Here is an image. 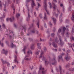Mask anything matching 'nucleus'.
I'll return each mask as SVG.
<instances>
[{"instance_id": "obj_1", "label": "nucleus", "mask_w": 74, "mask_h": 74, "mask_svg": "<svg viewBox=\"0 0 74 74\" xmlns=\"http://www.w3.org/2000/svg\"><path fill=\"white\" fill-rule=\"evenodd\" d=\"M56 58H53V61L54 62L53 63H52L51 64L50 63H49V61H48L47 60H45V64H50V66H51V64H52V65H55L56 64V63H57V62H56V60H55Z\"/></svg>"}, {"instance_id": "obj_2", "label": "nucleus", "mask_w": 74, "mask_h": 74, "mask_svg": "<svg viewBox=\"0 0 74 74\" xmlns=\"http://www.w3.org/2000/svg\"><path fill=\"white\" fill-rule=\"evenodd\" d=\"M44 8L45 10H46V11L47 12L48 15H49V12H48V10H47V0H44Z\"/></svg>"}, {"instance_id": "obj_3", "label": "nucleus", "mask_w": 74, "mask_h": 74, "mask_svg": "<svg viewBox=\"0 0 74 74\" xmlns=\"http://www.w3.org/2000/svg\"><path fill=\"white\" fill-rule=\"evenodd\" d=\"M59 40H60V44L61 45L62 47L64 44V42L62 41V40L61 39V36H60V38H59Z\"/></svg>"}, {"instance_id": "obj_4", "label": "nucleus", "mask_w": 74, "mask_h": 74, "mask_svg": "<svg viewBox=\"0 0 74 74\" xmlns=\"http://www.w3.org/2000/svg\"><path fill=\"white\" fill-rule=\"evenodd\" d=\"M27 10H28V17H27V21H29L30 20V13H29V7H27Z\"/></svg>"}, {"instance_id": "obj_5", "label": "nucleus", "mask_w": 74, "mask_h": 74, "mask_svg": "<svg viewBox=\"0 0 74 74\" xmlns=\"http://www.w3.org/2000/svg\"><path fill=\"white\" fill-rule=\"evenodd\" d=\"M7 53H8V51L6 50H5L4 49H3L2 51L1 52V53L3 54L4 53L5 54V55H7Z\"/></svg>"}, {"instance_id": "obj_6", "label": "nucleus", "mask_w": 74, "mask_h": 74, "mask_svg": "<svg viewBox=\"0 0 74 74\" xmlns=\"http://www.w3.org/2000/svg\"><path fill=\"white\" fill-rule=\"evenodd\" d=\"M61 60L62 61H63V58H62V56L61 55H60L58 56V62H60V60Z\"/></svg>"}, {"instance_id": "obj_7", "label": "nucleus", "mask_w": 74, "mask_h": 74, "mask_svg": "<svg viewBox=\"0 0 74 74\" xmlns=\"http://www.w3.org/2000/svg\"><path fill=\"white\" fill-rule=\"evenodd\" d=\"M32 1L31 7L32 8H33V7H34V6H36V4L34 3V1Z\"/></svg>"}, {"instance_id": "obj_8", "label": "nucleus", "mask_w": 74, "mask_h": 74, "mask_svg": "<svg viewBox=\"0 0 74 74\" xmlns=\"http://www.w3.org/2000/svg\"><path fill=\"white\" fill-rule=\"evenodd\" d=\"M52 45L54 48H56L58 47V45L56 44L55 42H53Z\"/></svg>"}, {"instance_id": "obj_9", "label": "nucleus", "mask_w": 74, "mask_h": 74, "mask_svg": "<svg viewBox=\"0 0 74 74\" xmlns=\"http://www.w3.org/2000/svg\"><path fill=\"white\" fill-rule=\"evenodd\" d=\"M14 58L15 59L14 60V63H15V62H17V63H18V62L17 60V57H16V56L15 55L14 56Z\"/></svg>"}, {"instance_id": "obj_10", "label": "nucleus", "mask_w": 74, "mask_h": 74, "mask_svg": "<svg viewBox=\"0 0 74 74\" xmlns=\"http://www.w3.org/2000/svg\"><path fill=\"white\" fill-rule=\"evenodd\" d=\"M53 6H54L53 7V11H55L56 8V5H55V4L53 2Z\"/></svg>"}, {"instance_id": "obj_11", "label": "nucleus", "mask_w": 74, "mask_h": 74, "mask_svg": "<svg viewBox=\"0 0 74 74\" xmlns=\"http://www.w3.org/2000/svg\"><path fill=\"white\" fill-rule=\"evenodd\" d=\"M44 68H42V66H41V65H40V68L39 69V72L38 73V74H40V70H41L43 71L44 70Z\"/></svg>"}, {"instance_id": "obj_12", "label": "nucleus", "mask_w": 74, "mask_h": 74, "mask_svg": "<svg viewBox=\"0 0 74 74\" xmlns=\"http://www.w3.org/2000/svg\"><path fill=\"white\" fill-rule=\"evenodd\" d=\"M55 42H56L57 44L59 43V39H58V38L56 37L55 38Z\"/></svg>"}, {"instance_id": "obj_13", "label": "nucleus", "mask_w": 74, "mask_h": 74, "mask_svg": "<svg viewBox=\"0 0 74 74\" xmlns=\"http://www.w3.org/2000/svg\"><path fill=\"white\" fill-rule=\"evenodd\" d=\"M63 32L62 33V35H63V36H64V31H65V30H66V28L64 27H63Z\"/></svg>"}, {"instance_id": "obj_14", "label": "nucleus", "mask_w": 74, "mask_h": 74, "mask_svg": "<svg viewBox=\"0 0 74 74\" xmlns=\"http://www.w3.org/2000/svg\"><path fill=\"white\" fill-rule=\"evenodd\" d=\"M16 47V45L13 44V43L12 42L11 44V45L10 46L11 48H14V47Z\"/></svg>"}, {"instance_id": "obj_15", "label": "nucleus", "mask_w": 74, "mask_h": 74, "mask_svg": "<svg viewBox=\"0 0 74 74\" xmlns=\"http://www.w3.org/2000/svg\"><path fill=\"white\" fill-rule=\"evenodd\" d=\"M59 18L61 20V22H62V13H61V14L60 15V16H59Z\"/></svg>"}, {"instance_id": "obj_16", "label": "nucleus", "mask_w": 74, "mask_h": 74, "mask_svg": "<svg viewBox=\"0 0 74 74\" xmlns=\"http://www.w3.org/2000/svg\"><path fill=\"white\" fill-rule=\"evenodd\" d=\"M9 21H10V22H12V21H14V17H12V18H10L9 19Z\"/></svg>"}, {"instance_id": "obj_17", "label": "nucleus", "mask_w": 74, "mask_h": 74, "mask_svg": "<svg viewBox=\"0 0 74 74\" xmlns=\"http://www.w3.org/2000/svg\"><path fill=\"white\" fill-rule=\"evenodd\" d=\"M36 32V30L35 29H33L32 30V31H31V33H33V34H34L35 32Z\"/></svg>"}, {"instance_id": "obj_18", "label": "nucleus", "mask_w": 74, "mask_h": 74, "mask_svg": "<svg viewBox=\"0 0 74 74\" xmlns=\"http://www.w3.org/2000/svg\"><path fill=\"white\" fill-rule=\"evenodd\" d=\"M52 19L53 20L54 24V25H56V20L55 18H52Z\"/></svg>"}, {"instance_id": "obj_19", "label": "nucleus", "mask_w": 74, "mask_h": 74, "mask_svg": "<svg viewBox=\"0 0 74 74\" xmlns=\"http://www.w3.org/2000/svg\"><path fill=\"white\" fill-rule=\"evenodd\" d=\"M65 59L67 61L69 60H70V57L67 56L65 57Z\"/></svg>"}, {"instance_id": "obj_20", "label": "nucleus", "mask_w": 74, "mask_h": 74, "mask_svg": "<svg viewBox=\"0 0 74 74\" xmlns=\"http://www.w3.org/2000/svg\"><path fill=\"white\" fill-rule=\"evenodd\" d=\"M29 51H28L27 52V56H25V58H28V57H29Z\"/></svg>"}, {"instance_id": "obj_21", "label": "nucleus", "mask_w": 74, "mask_h": 74, "mask_svg": "<svg viewBox=\"0 0 74 74\" xmlns=\"http://www.w3.org/2000/svg\"><path fill=\"white\" fill-rule=\"evenodd\" d=\"M2 26L3 27L4 29H5V28H6V27L5 26V24H4L3 23H2Z\"/></svg>"}, {"instance_id": "obj_22", "label": "nucleus", "mask_w": 74, "mask_h": 74, "mask_svg": "<svg viewBox=\"0 0 74 74\" xmlns=\"http://www.w3.org/2000/svg\"><path fill=\"white\" fill-rule=\"evenodd\" d=\"M44 19L45 20H47V16H46V14L45 13V16L44 17Z\"/></svg>"}, {"instance_id": "obj_23", "label": "nucleus", "mask_w": 74, "mask_h": 74, "mask_svg": "<svg viewBox=\"0 0 74 74\" xmlns=\"http://www.w3.org/2000/svg\"><path fill=\"white\" fill-rule=\"evenodd\" d=\"M59 69L60 71V72H62V67L61 66H60V65L59 66Z\"/></svg>"}, {"instance_id": "obj_24", "label": "nucleus", "mask_w": 74, "mask_h": 74, "mask_svg": "<svg viewBox=\"0 0 74 74\" xmlns=\"http://www.w3.org/2000/svg\"><path fill=\"white\" fill-rule=\"evenodd\" d=\"M26 49V46H24V49L23 50V51L24 52V53H25V50Z\"/></svg>"}, {"instance_id": "obj_25", "label": "nucleus", "mask_w": 74, "mask_h": 74, "mask_svg": "<svg viewBox=\"0 0 74 74\" xmlns=\"http://www.w3.org/2000/svg\"><path fill=\"white\" fill-rule=\"evenodd\" d=\"M46 71H47V70L42 71V74H45V73H46Z\"/></svg>"}, {"instance_id": "obj_26", "label": "nucleus", "mask_w": 74, "mask_h": 74, "mask_svg": "<svg viewBox=\"0 0 74 74\" xmlns=\"http://www.w3.org/2000/svg\"><path fill=\"white\" fill-rule=\"evenodd\" d=\"M43 53H44V52L42 51V52L40 54V58H42V54H43Z\"/></svg>"}, {"instance_id": "obj_27", "label": "nucleus", "mask_w": 74, "mask_h": 74, "mask_svg": "<svg viewBox=\"0 0 74 74\" xmlns=\"http://www.w3.org/2000/svg\"><path fill=\"white\" fill-rule=\"evenodd\" d=\"M70 64H68L66 66V68H69V67H70Z\"/></svg>"}, {"instance_id": "obj_28", "label": "nucleus", "mask_w": 74, "mask_h": 74, "mask_svg": "<svg viewBox=\"0 0 74 74\" xmlns=\"http://www.w3.org/2000/svg\"><path fill=\"white\" fill-rule=\"evenodd\" d=\"M2 18L1 17L0 18V19H1V22H2V23H3V22H4V19Z\"/></svg>"}, {"instance_id": "obj_29", "label": "nucleus", "mask_w": 74, "mask_h": 74, "mask_svg": "<svg viewBox=\"0 0 74 74\" xmlns=\"http://www.w3.org/2000/svg\"><path fill=\"white\" fill-rule=\"evenodd\" d=\"M72 20H74V15L73 14H72V17H71Z\"/></svg>"}, {"instance_id": "obj_30", "label": "nucleus", "mask_w": 74, "mask_h": 74, "mask_svg": "<svg viewBox=\"0 0 74 74\" xmlns=\"http://www.w3.org/2000/svg\"><path fill=\"white\" fill-rule=\"evenodd\" d=\"M21 29H22V30H23V29H25V27H23V26H21V28H20Z\"/></svg>"}, {"instance_id": "obj_31", "label": "nucleus", "mask_w": 74, "mask_h": 74, "mask_svg": "<svg viewBox=\"0 0 74 74\" xmlns=\"http://www.w3.org/2000/svg\"><path fill=\"white\" fill-rule=\"evenodd\" d=\"M2 62L3 63V64H5V63H6V61H4L3 60V59H2Z\"/></svg>"}, {"instance_id": "obj_32", "label": "nucleus", "mask_w": 74, "mask_h": 74, "mask_svg": "<svg viewBox=\"0 0 74 74\" xmlns=\"http://www.w3.org/2000/svg\"><path fill=\"white\" fill-rule=\"evenodd\" d=\"M34 46V44H32L31 48L32 49H33V46Z\"/></svg>"}, {"instance_id": "obj_33", "label": "nucleus", "mask_w": 74, "mask_h": 74, "mask_svg": "<svg viewBox=\"0 0 74 74\" xmlns=\"http://www.w3.org/2000/svg\"><path fill=\"white\" fill-rule=\"evenodd\" d=\"M24 59L25 60H26L27 61H28L29 60V58H26V57H25Z\"/></svg>"}, {"instance_id": "obj_34", "label": "nucleus", "mask_w": 74, "mask_h": 74, "mask_svg": "<svg viewBox=\"0 0 74 74\" xmlns=\"http://www.w3.org/2000/svg\"><path fill=\"white\" fill-rule=\"evenodd\" d=\"M11 7H12V8H13V10H14V9H15V7H14V5H12Z\"/></svg>"}, {"instance_id": "obj_35", "label": "nucleus", "mask_w": 74, "mask_h": 74, "mask_svg": "<svg viewBox=\"0 0 74 74\" xmlns=\"http://www.w3.org/2000/svg\"><path fill=\"white\" fill-rule=\"evenodd\" d=\"M5 43L6 44H8V47H10V45H8V42L7 41H5Z\"/></svg>"}, {"instance_id": "obj_36", "label": "nucleus", "mask_w": 74, "mask_h": 74, "mask_svg": "<svg viewBox=\"0 0 74 74\" xmlns=\"http://www.w3.org/2000/svg\"><path fill=\"white\" fill-rule=\"evenodd\" d=\"M40 51H37V52H36V55H38V54H39V53H40Z\"/></svg>"}, {"instance_id": "obj_37", "label": "nucleus", "mask_w": 74, "mask_h": 74, "mask_svg": "<svg viewBox=\"0 0 74 74\" xmlns=\"http://www.w3.org/2000/svg\"><path fill=\"white\" fill-rule=\"evenodd\" d=\"M62 31V29H60L58 31V33H60V32H61V31Z\"/></svg>"}, {"instance_id": "obj_38", "label": "nucleus", "mask_w": 74, "mask_h": 74, "mask_svg": "<svg viewBox=\"0 0 74 74\" xmlns=\"http://www.w3.org/2000/svg\"><path fill=\"white\" fill-rule=\"evenodd\" d=\"M69 47H70L71 48H72V45L70 43H68Z\"/></svg>"}, {"instance_id": "obj_39", "label": "nucleus", "mask_w": 74, "mask_h": 74, "mask_svg": "<svg viewBox=\"0 0 74 74\" xmlns=\"http://www.w3.org/2000/svg\"><path fill=\"white\" fill-rule=\"evenodd\" d=\"M19 16H20V14H18L16 15V16L17 18H18Z\"/></svg>"}, {"instance_id": "obj_40", "label": "nucleus", "mask_w": 74, "mask_h": 74, "mask_svg": "<svg viewBox=\"0 0 74 74\" xmlns=\"http://www.w3.org/2000/svg\"><path fill=\"white\" fill-rule=\"evenodd\" d=\"M51 36L52 37H53L55 36V34L54 33H52L51 34Z\"/></svg>"}, {"instance_id": "obj_41", "label": "nucleus", "mask_w": 74, "mask_h": 74, "mask_svg": "<svg viewBox=\"0 0 74 74\" xmlns=\"http://www.w3.org/2000/svg\"><path fill=\"white\" fill-rule=\"evenodd\" d=\"M55 15L56 16V18H58V14H55Z\"/></svg>"}, {"instance_id": "obj_42", "label": "nucleus", "mask_w": 74, "mask_h": 74, "mask_svg": "<svg viewBox=\"0 0 74 74\" xmlns=\"http://www.w3.org/2000/svg\"><path fill=\"white\" fill-rule=\"evenodd\" d=\"M33 74H37V73H36V71H34L33 72Z\"/></svg>"}, {"instance_id": "obj_43", "label": "nucleus", "mask_w": 74, "mask_h": 74, "mask_svg": "<svg viewBox=\"0 0 74 74\" xmlns=\"http://www.w3.org/2000/svg\"><path fill=\"white\" fill-rule=\"evenodd\" d=\"M38 7H40H40H41V5H40V4L39 3H38Z\"/></svg>"}, {"instance_id": "obj_44", "label": "nucleus", "mask_w": 74, "mask_h": 74, "mask_svg": "<svg viewBox=\"0 0 74 74\" xmlns=\"http://www.w3.org/2000/svg\"><path fill=\"white\" fill-rule=\"evenodd\" d=\"M70 71H74V68H73V69H70Z\"/></svg>"}, {"instance_id": "obj_45", "label": "nucleus", "mask_w": 74, "mask_h": 74, "mask_svg": "<svg viewBox=\"0 0 74 74\" xmlns=\"http://www.w3.org/2000/svg\"><path fill=\"white\" fill-rule=\"evenodd\" d=\"M29 40L30 41H33V39L31 38H29Z\"/></svg>"}, {"instance_id": "obj_46", "label": "nucleus", "mask_w": 74, "mask_h": 74, "mask_svg": "<svg viewBox=\"0 0 74 74\" xmlns=\"http://www.w3.org/2000/svg\"><path fill=\"white\" fill-rule=\"evenodd\" d=\"M37 25L38 26V28H39V26H40V25H39V23L38 22L37 23Z\"/></svg>"}, {"instance_id": "obj_47", "label": "nucleus", "mask_w": 74, "mask_h": 74, "mask_svg": "<svg viewBox=\"0 0 74 74\" xmlns=\"http://www.w3.org/2000/svg\"><path fill=\"white\" fill-rule=\"evenodd\" d=\"M13 15L15 14V9H13Z\"/></svg>"}, {"instance_id": "obj_48", "label": "nucleus", "mask_w": 74, "mask_h": 74, "mask_svg": "<svg viewBox=\"0 0 74 74\" xmlns=\"http://www.w3.org/2000/svg\"><path fill=\"white\" fill-rule=\"evenodd\" d=\"M54 12H53V15H55L56 14V13H55L56 11H55L54 10Z\"/></svg>"}, {"instance_id": "obj_49", "label": "nucleus", "mask_w": 74, "mask_h": 74, "mask_svg": "<svg viewBox=\"0 0 74 74\" xmlns=\"http://www.w3.org/2000/svg\"><path fill=\"white\" fill-rule=\"evenodd\" d=\"M19 1V0H16V4H18Z\"/></svg>"}, {"instance_id": "obj_50", "label": "nucleus", "mask_w": 74, "mask_h": 74, "mask_svg": "<svg viewBox=\"0 0 74 74\" xmlns=\"http://www.w3.org/2000/svg\"><path fill=\"white\" fill-rule=\"evenodd\" d=\"M12 36H14V34H12V35L10 36V38H12Z\"/></svg>"}, {"instance_id": "obj_51", "label": "nucleus", "mask_w": 74, "mask_h": 74, "mask_svg": "<svg viewBox=\"0 0 74 74\" xmlns=\"http://www.w3.org/2000/svg\"><path fill=\"white\" fill-rule=\"evenodd\" d=\"M44 51H45V52H46V51H47V49H46V48H45V47L44 48Z\"/></svg>"}, {"instance_id": "obj_52", "label": "nucleus", "mask_w": 74, "mask_h": 74, "mask_svg": "<svg viewBox=\"0 0 74 74\" xmlns=\"http://www.w3.org/2000/svg\"><path fill=\"white\" fill-rule=\"evenodd\" d=\"M39 17L40 18H42V15L41 14H40L39 15Z\"/></svg>"}, {"instance_id": "obj_53", "label": "nucleus", "mask_w": 74, "mask_h": 74, "mask_svg": "<svg viewBox=\"0 0 74 74\" xmlns=\"http://www.w3.org/2000/svg\"><path fill=\"white\" fill-rule=\"evenodd\" d=\"M35 33H36V34H38V31H37V30H36Z\"/></svg>"}, {"instance_id": "obj_54", "label": "nucleus", "mask_w": 74, "mask_h": 74, "mask_svg": "<svg viewBox=\"0 0 74 74\" xmlns=\"http://www.w3.org/2000/svg\"><path fill=\"white\" fill-rule=\"evenodd\" d=\"M29 53H30V52L31 53V54L32 55L33 53L32 52V51H31V50H29Z\"/></svg>"}, {"instance_id": "obj_55", "label": "nucleus", "mask_w": 74, "mask_h": 74, "mask_svg": "<svg viewBox=\"0 0 74 74\" xmlns=\"http://www.w3.org/2000/svg\"><path fill=\"white\" fill-rule=\"evenodd\" d=\"M0 6L1 7H2V5H1V1L0 0Z\"/></svg>"}, {"instance_id": "obj_56", "label": "nucleus", "mask_w": 74, "mask_h": 74, "mask_svg": "<svg viewBox=\"0 0 74 74\" xmlns=\"http://www.w3.org/2000/svg\"><path fill=\"white\" fill-rule=\"evenodd\" d=\"M72 32L73 33H74V28H72Z\"/></svg>"}, {"instance_id": "obj_57", "label": "nucleus", "mask_w": 74, "mask_h": 74, "mask_svg": "<svg viewBox=\"0 0 74 74\" xmlns=\"http://www.w3.org/2000/svg\"><path fill=\"white\" fill-rule=\"evenodd\" d=\"M60 7H63V4L61 3L60 4Z\"/></svg>"}, {"instance_id": "obj_58", "label": "nucleus", "mask_w": 74, "mask_h": 74, "mask_svg": "<svg viewBox=\"0 0 74 74\" xmlns=\"http://www.w3.org/2000/svg\"><path fill=\"white\" fill-rule=\"evenodd\" d=\"M69 1H72V3H74V0H68Z\"/></svg>"}, {"instance_id": "obj_59", "label": "nucleus", "mask_w": 74, "mask_h": 74, "mask_svg": "<svg viewBox=\"0 0 74 74\" xmlns=\"http://www.w3.org/2000/svg\"><path fill=\"white\" fill-rule=\"evenodd\" d=\"M72 40L74 41V37L73 36H72Z\"/></svg>"}, {"instance_id": "obj_60", "label": "nucleus", "mask_w": 74, "mask_h": 74, "mask_svg": "<svg viewBox=\"0 0 74 74\" xmlns=\"http://www.w3.org/2000/svg\"><path fill=\"white\" fill-rule=\"evenodd\" d=\"M8 3L9 4H10V3H11V1H10V0H8Z\"/></svg>"}, {"instance_id": "obj_61", "label": "nucleus", "mask_w": 74, "mask_h": 74, "mask_svg": "<svg viewBox=\"0 0 74 74\" xmlns=\"http://www.w3.org/2000/svg\"><path fill=\"white\" fill-rule=\"evenodd\" d=\"M69 52H70V51L69 50H68L67 53H69Z\"/></svg>"}, {"instance_id": "obj_62", "label": "nucleus", "mask_w": 74, "mask_h": 74, "mask_svg": "<svg viewBox=\"0 0 74 74\" xmlns=\"http://www.w3.org/2000/svg\"><path fill=\"white\" fill-rule=\"evenodd\" d=\"M5 17V14H3V16L2 17V18H4Z\"/></svg>"}, {"instance_id": "obj_63", "label": "nucleus", "mask_w": 74, "mask_h": 74, "mask_svg": "<svg viewBox=\"0 0 74 74\" xmlns=\"http://www.w3.org/2000/svg\"><path fill=\"white\" fill-rule=\"evenodd\" d=\"M49 24L50 26H52V24L51 23V22H49Z\"/></svg>"}, {"instance_id": "obj_64", "label": "nucleus", "mask_w": 74, "mask_h": 74, "mask_svg": "<svg viewBox=\"0 0 74 74\" xmlns=\"http://www.w3.org/2000/svg\"><path fill=\"white\" fill-rule=\"evenodd\" d=\"M72 15L73 14L74 15V11H72Z\"/></svg>"}]
</instances>
